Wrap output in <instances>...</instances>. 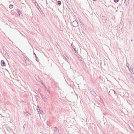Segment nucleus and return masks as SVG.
<instances>
[{"instance_id":"5","label":"nucleus","mask_w":134,"mask_h":134,"mask_svg":"<svg viewBox=\"0 0 134 134\" xmlns=\"http://www.w3.org/2000/svg\"><path fill=\"white\" fill-rule=\"evenodd\" d=\"M17 12H18V13H20V11H19V9H18L17 10Z\"/></svg>"},{"instance_id":"1","label":"nucleus","mask_w":134,"mask_h":134,"mask_svg":"<svg viewBox=\"0 0 134 134\" xmlns=\"http://www.w3.org/2000/svg\"><path fill=\"white\" fill-rule=\"evenodd\" d=\"M1 65L2 66H4L5 65V64L3 60L1 61Z\"/></svg>"},{"instance_id":"2","label":"nucleus","mask_w":134,"mask_h":134,"mask_svg":"<svg viewBox=\"0 0 134 134\" xmlns=\"http://www.w3.org/2000/svg\"><path fill=\"white\" fill-rule=\"evenodd\" d=\"M13 7V5L11 4L9 5V8H10V9H12Z\"/></svg>"},{"instance_id":"4","label":"nucleus","mask_w":134,"mask_h":134,"mask_svg":"<svg viewBox=\"0 0 134 134\" xmlns=\"http://www.w3.org/2000/svg\"><path fill=\"white\" fill-rule=\"evenodd\" d=\"M58 4L60 5L61 3V2L60 1H59L58 2Z\"/></svg>"},{"instance_id":"3","label":"nucleus","mask_w":134,"mask_h":134,"mask_svg":"<svg viewBox=\"0 0 134 134\" xmlns=\"http://www.w3.org/2000/svg\"><path fill=\"white\" fill-rule=\"evenodd\" d=\"M119 0H114V2L115 3H117L118 2Z\"/></svg>"}]
</instances>
